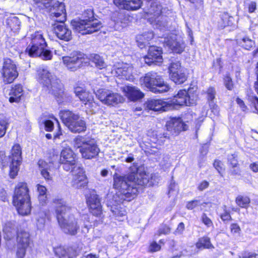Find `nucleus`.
I'll use <instances>...</instances> for the list:
<instances>
[{
	"label": "nucleus",
	"mask_w": 258,
	"mask_h": 258,
	"mask_svg": "<svg viewBox=\"0 0 258 258\" xmlns=\"http://www.w3.org/2000/svg\"><path fill=\"white\" fill-rule=\"evenodd\" d=\"M236 101L237 103L239 105V106L241 108L243 111H245L246 109V106L245 105V104L243 100L239 98H237Z\"/></svg>",
	"instance_id": "obj_61"
},
{
	"label": "nucleus",
	"mask_w": 258,
	"mask_h": 258,
	"mask_svg": "<svg viewBox=\"0 0 258 258\" xmlns=\"http://www.w3.org/2000/svg\"><path fill=\"white\" fill-rule=\"evenodd\" d=\"M228 161L230 164L232 166V167H237L238 164V161L236 158V156L234 155H230L228 156Z\"/></svg>",
	"instance_id": "obj_47"
},
{
	"label": "nucleus",
	"mask_w": 258,
	"mask_h": 258,
	"mask_svg": "<svg viewBox=\"0 0 258 258\" xmlns=\"http://www.w3.org/2000/svg\"><path fill=\"white\" fill-rule=\"evenodd\" d=\"M113 2L117 6L124 9V4L126 3V0H113Z\"/></svg>",
	"instance_id": "obj_60"
},
{
	"label": "nucleus",
	"mask_w": 258,
	"mask_h": 258,
	"mask_svg": "<svg viewBox=\"0 0 258 258\" xmlns=\"http://www.w3.org/2000/svg\"><path fill=\"white\" fill-rule=\"evenodd\" d=\"M201 220L202 222L208 227H210L213 225L212 220L209 217H208L207 215L205 213L202 214L201 217Z\"/></svg>",
	"instance_id": "obj_44"
},
{
	"label": "nucleus",
	"mask_w": 258,
	"mask_h": 258,
	"mask_svg": "<svg viewBox=\"0 0 258 258\" xmlns=\"http://www.w3.org/2000/svg\"><path fill=\"white\" fill-rule=\"evenodd\" d=\"M236 204L242 208H247L250 202L249 198L247 196L239 195L236 199Z\"/></svg>",
	"instance_id": "obj_35"
},
{
	"label": "nucleus",
	"mask_w": 258,
	"mask_h": 258,
	"mask_svg": "<svg viewBox=\"0 0 258 258\" xmlns=\"http://www.w3.org/2000/svg\"><path fill=\"white\" fill-rule=\"evenodd\" d=\"M167 128L173 134H177L181 131L186 130L187 126L180 118H174L167 122Z\"/></svg>",
	"instance_id": "obj_26"
},
{
	"label": "nucleus",
	"mask_w": 258,
	"mask_h": 258,
	"mask_svg": "<svg viewBox=\"0 0 258 258\" xmlns=\"http://www.w3.org/2000/svg\"><path fill=\"white\" fill-rule=\"evenodd\" d=\"M9 124L8 119L6 117H0V138L6 134Z\"/></svg>",
	"instance_id": "obj_39"
},
{
	"label": "nucleus",
	"mask_w": 258,
	"mask_h": 258,
	"mask_svg": "<svg viewBox=\"0 0 258 258\" xmlns=\"http://www.w3.org/2000/svg\"><path fill=\"white\" fill-rule=\"evenodd\" d=\"M59 115L63 123L72 132L80 133L86 131V123L80 119L78 114L69 110H62L60 112Z\"/></svg>",
	"instance_id": "obj_9"
},
{
	"label": "nucleus",
	"mask_w": 258,
	"mask_h": 258,
	"mask_svg": "<svg viewBox=\"0 0 258 258\" xmlns=\"http://www.w3.org/2000/svg\"><path fill=\"white\" fill-rule=\"evenodd\" d=\"M65 67L70 71L75 72L87 63L85 55L80 51H73L69 56L62 57Z\"/></svg>",
	"instance_id": "obj_10"
},
{
	"label": "nucleus",
	"mask_w": 258,
	"mask_h": 258,
	"mask_svg": "<svg viewBox=\"0 0 258 258\" xmlns=\"http://www.w3.org/2000/svg\"><path fill=\"white\" fill-rule=\"evenodd\" d=\"M2 74L6 83H11L17 78L18 73L16 66L11 59H4Z\"/></svg>",
	"instance_id": "obj_16"
},
{
	"label": "nucleus",
	"mask_w": 258,
	"mask_h": 258,
	"mask_svg": "<svg viewBox=\"0 0 258 258\" xmlns=\"http://www.w3.org/2000/svg\"><path fill=\"white\" fill-rule=\"evenodd\" d=\"M140 82L142 85L155 93L166 92L170 88L162 76L153 71L148 72L144 77L141 78Z\"/></svg>",
	"instance_id": "obj_7"
},
{
	"label": "nucleus",
	"mask_w": 258,
	"mask_h": 258,
	"mask_svg": "<svg viewBox=\"0 0 258 258\" xmlns=\"http://www.w3.org/2000/svg\"><path fill=\"white\" fill-rule=\"evenodd\" d=\"M184 230V224L183 222H180L174 231L175 234H181Z\"/></svg>",
	"instance_id": "obj_54"
},
{
	"label": "nucleus",
	"mask_w": 258,
	"mask_h": 258,
	"mask_svg": "<svg viewBox=\"0 0 258 258\" xmlns=\"http://www.w3.org/2000/svg\"><path fill=\"white\" fill-rule=\"evenodd\" d=\"M76 160V155L71 148H64L62 150L59 163L62 165L64 170L72 172V185L75 188H80L87 185L88 180L84 169L77 164Z\"/></svg>",
	"instance_id": "obj_3"
},
{
	"label": "nucleus",
	"mask_w": 258,
	"mask_h": 258,
	"mask_svg": "<svg viewBox=\"0 0 258 258\" xmlns=\"http://www.w3.org/2000/svg\"><path fill=\"white\" fill-rule=\"evenodd\" d=\"M30 244V234L23 229H18L17 233V256L18 258H24L27 249Z\"/></svg>",
	"instance_id": "obj_15"
},
{
	"label": "nucleus",
	"mask_w": 258,
	"mask_h": 258,
	"mask_svg": "<svg viewBox=\"0 0 258 258\" xmlns=\"http://www.w3.org/2000/svg\"><path fill=\"white\" fill-rule=\"evenodd\" d=\"M142 3V0H126V3L124 4V9L127 10H137L141 7Z\"/></svg>",
	"instance_id": "obj_34"
},
{
	"label": "nucleus",
	"mask_w": 258,
	"mask_h": 258,
	"mask_svg": "<svg viewBox=\"0 0 258 258\" xmlns=\"http://www.w3.org/2000/svg\"><path fill=\"white\" fill-rule=\"evenodd\" d=\"M160 248V246L155 242L152 243L150 246V251L152 252L158 251Z\"/></svg>",
	"instance_id": "obj_58"
},
{
	"label": "nucleus",
	"mask_w": 258,
	"mask_h": 258,
	"mask_svg": "<svg viewBox=\"0 0 258 258\" xmlns=\"http://www.w3.org/2000/svg\"><path fill=\"white\" fill-rule=\"evenodd\" d=\"M181 70V63L179 61L176 60L174 62H172L169 67V71L170 75L173 73H175L177 71H182Z\"/></svg>",
	"instance_id": "obj_40"
},
{
	"label": "nucleus",
	"mask_w": 258,
	"mask_h": 258,
	"mask_svg": "<svg viewBox=\"0 0 258 258\" xmlns=\"http://www.w3.org/2000/svg\"><path fill=\"white\" fill-rule=\"evenodd\" d=\"M209 185V183L206 180H204L202 181L199 186H198V188L200 191H203L204 189H206L208 187Z\"/></svg>",
	"instance_id": "obj_56"
},
{
	"label": "nucleus",
	"mask_w": 258,
	"mask_h": 258,
	"mask_svg": "<svg viewBox=\"0 0 258 258\" xmlns=\"http://www.w3.org/2000/svg\"><path fill=\"white\" fill-rule=\"evenodd\" d=\"M38 56L40 57L44 60H50L52 57V54L51 51L45 49V48H44L42 51L37 56V57Z\"/></svg>",
	"instance_id": "obj_41"
},
{
	"label": "nucleus",
	"mask_w": 258,
	"mask_h": 258,
	"mask_svg": "<svg viewBox=\"0 0 258 258\" xmlns=\"http://www.w3.org/2000/svg\"><path fill=\"white\" fill-rule=\"evenodd\" d=\"M37 79L43 87L54 95L59 103L68 101V97L64 92L60 81L46 68H40L38 70Z\"/></svg>",
	"instance_id": "obj_5"
},
{
	"label": "nucleus",
	"mask_w": 258,
	"mask_h": 258,
	"mask_svg": "<svg viewBox=\"0 0 258 258\" xmlns=\"http://www.w3.org/2000/svg\"><path fill=\"white\" fill-rule=\"evenodd\" d=\"M37 189L38 192V199L40 203L43 205L46 203L47 201V196H46V188L45 186L40 185H37Z\"/></svg>",
	"instance_id": "obj_37"
},
{
	"label": "nucleus",
	"mask_w": 258,
	"mask_h": 258,
	"mask_svg": "<svg viewBox=\"0 0 258 258\" xmlns=\"http://www.w3.org/2000/svg\"><path fill=\"white\" fill-rule=\"evenodd\" d=\"M96 96L103 104L114 106L124 101V98L120 94L105 89H99L96 93Z\"/></svg>",
	"instance_id": "obj_14"
},
{
	"label": "nucleus",
	"mask_w": 258,
	"mask_h": 258,
	"mask_svg": "<svg viewBox=\"0 0 258 258\" xmlns=\"http://www.w3.org/2000/svg\"><path fill=\"white\" fill-rule=\"evenodd\" d=\"M74 141L75 146L80 148V152L83 158L92 159L98 155L100 152V149L94 139L78 136Z\"/></svg>",
	"instance_id": "obj_8"
},
{
	"label": "nucleus",
	"mask_w": 258,
	"mask_h": 258,
	"mask_svg": "<svg viewBox=\"0 0 258 258\" xmlns=\"http://www.w3.org/2000/svg\"><path fill=\"white\" fill-rule=\"evenodd\" d=\"M221 218L223 221H228L230 220L231 216L227 212H225L223 214H221Z\"/></svg>",
	"instance_id": "obj_62"
},
{
	"label": "nucleus",
	"mask_w": 258,
	"mask_h": 258,
	"mask_svg": "<svg viewBox=\"0 0 258 258\" xmlns=\"http://www.w3.org/2000/svg\"><path fill=\"white\" fill-rule=\"evenodd\" d=\"M249 100L253 104L255 109L258 110V98L254 95H249L248 96Z\"/></svg>",
	"instance_id": "obj_53"
},
{
	"label": "nucleus",
	"mask_w": 258,
	"mask_h": 258,
	"mask_svg": "<svg viewBox=\"0 0 258 258\" xmlns=\"http://www.w3.org/2000/svg\"><path fill=\"white\" fill-rule=\"evenodd\" d=\"M146 174L133 172L124 176L114 175L113 187L118 190L121 199L130 201L138 192V185L147 186L149 180Z\"/></svg>",
	"instance_id": "obj_2"
},
{
	"label": "nucleus",
	"mask_w": 258,
	"mask_h": 258,
	"mask_svg": "<svg viewBox=\"0 0 258 258\" xmlns=\"http://www.w3.org/2000/svg\"><path fill=\"white\" fill-rule=\"evenodd\" d=\"M168 156L163 154L161 159L158 162L161 166H166L168 163Z\"/></svg>",
	"instance_id": "obj_55"
},
{
	"label": "nucleus",
	"mask_w": 258,
	"mask_h": 258,
	"mask_svg": "<svg viewBox=\"0 0 258 258\" xmlns=\"http://www.w3.org/2000/svg\"><path fill=\"white\" fill-rule=\"evenodd\" d=\"M223 165V163L219 160H215L214 163V166L220 173L224 170Z\"/></svg>",
	"instance_id": "obj_50"
},
{
	"label": "nucleus",
	"mask_w": 258,
	"mask_h": 258,
	"mask_svg": "<svg viewBox=\"0 0 258 258\" xmlns=\"http://www.w3.org/2000/svg\"><path fill=\"white\" fill-rule=\"evenodd\" d=\"M242 40L244 43L242 46L247 50L250 49L254 44V42L248 37H244Z\"/></svg>",
	"instance_id": "obj_42"
},
{
	"label": "nucleus",
	"mask_w": 258,
	"mask_h": 258,
	"mask_svg": "<svg viewBox=\"0 0 258 258\" xmlns=\"http://www.w3.org/2000/svg\"><path fill=\"white\" fill-rule=\"evenodd\" d=\"M74 93L80 101L84 104L86 108L91 113H95L99 109V106L94 101L93 95L81 87L74 89Z\"/></svg>",
	"instance_id": "obj_11"
},
{
	"label": "nucleus",
	"mask_w": 258,
	"mask_h": 258,
	"mask_svg": "<svg viewBox=\"0 0 258 258\" xmlns=\"http://www.w3.org/2000/svg\"><path fill=\"white\" fill-rule=\"evenodd\" d=\"M4 232L7 234V236L9 239H11V238L13 237V234L12 233V231H10L8 227H6L4 229Z\"/></svg>",
	"instance_id": "obj_64"
},
{
	"label": "nucleus",
	"mask_w": 258,
	"mask_h": 258,
	"mask_svg": "<svg viewBox=\"0 0 258 258\" xmlns=\"http://www.w3.org/2000/svg\"><path fill=\"white\" fill-rule=\"evenodd\" d=\"M207 94L208 96V100L212 101L215 98L216 94L215 90L213 88L210 87L207 91Z\"/></svg>",
	"instance_id": "obj_51"
},
{
	"label": "nucleus",
	"mask_w": 258,
	"mask_h": 258,
	"mask_svg": "<svg viewBox=\"0 0 258 258\" xmlns=\"http://www.w3.org/2000/svg\"><path fill=\"white\" fill-rule=\"evenodd\" d=\"M110 211L115 216L116 220L120 221L126 219V212L122 205H113L110 206Z\"/></svg>",
	"instance_id": "obj_30"
},
{
	"label": "nucleus",
	"mask_w": 258,
	"mask_h": 258,
	"mask_svg": "<svg viewBox=\"0 0 258 258\" xmlns=\"http://www.w3.org/2000/svg\"><path fill=\"white\" fill-rule=\"evenodd\" d=\"M45 130L47 132H51L53 128V123L50 120H46L44 122Z\"/></svg>",
	"instance_id": "obj_49"
},
{
	"label": "nucleus",
	"mask_w": 258,
	"mask_h": 258,
	"mask_svg": "<svg viewBox=\"0 0 258 258\" xmlns=\"http://www.w3.org/2000/svg\"><path fill=\"white\" fill-rule=\"evenodd\" d=\"M46 46V42L42 35L35 32L32 35L31 42L26 48V52L31 57H37Z\"/></svg>",
	"instance_id": "obj_12"
},
{
	"label": "nucleus",
	"mask_w": 258,
	"mask_h": 258,
	"mask_svg": "<svg viewBox=\"0 0 258 258\" xmlns=\"http://www.w3.org/2000/svg\"><path fill=\"white\" fill-rule=\"evenodd\" d=\"M90 59L92 62L94 63L95 66L99 69H102L106 67V63L103 58L98 54H95L90 56Z\"/></svg>",
	"instance_id": "obj_38"
},
{
	"label": "nucleus",
	"mask_w": 258,
	"mask_h": 258,
	"mask_svg": "<svg viewBox=\"0 0 258 258\" xmlns=\"http://www.w3.org/2000/svg\"><path fill=\"white\" fill-rule=\"evenodd\" d=\"M161 54L162 49L160 47L150 46L148 54L144 57L145 61L149 66L152 64L160 66L163 61Z\"/></svg>",
	"instance_id": "obj_20"
},
{
	"label": "nucleus",
	"mask_w": 258,
	"mask_h": 258,
	"mask_svg": "<svg viewBox=\"0 0 258 258\" xmlns=\"http://www.w3.org/2000/svg\"><path fill=\"white\" fill-rule=\"evenodd\" d=\"M146 6L144 8L145 12L151 16L150 19L152 23H156L158 25L159 20L156 21L160 16L162 12V6L158 2L154 0H145Z\"/></svg>",
	"instance_id": "obj_18"
},
{
	"label": "nucleus",
	"mask_w": 258,
	"mask_h": 258,
	"mask_svg": "<svg viewBox=\"0 0 258 258\" xmlns=\"http://www.w3.org/2000/svg\"><path fill=\"white\" fill-rule=\"evenodd\" d=\"M13 203L20 214L22 215H27L30 213L31 209L30 199L28 200H23L20 203Z\"/></svg>",
	"instance_id": "obj_31"
},
{
	"label": "nucleus",
	"mask_w": 258,
	"mask_h": 258,
	"mask_svg": "<svg viewBox=\"0 0 258 258\" xmlns=\"http://www.w3.org/2000/svg\"><path fill=\"white\" fill-rule=\"evenodd\" d=\"M170 230L171 229L169 226L166 225H163L159 228L157 234L158 235H160L161 234H167L170 233Z\"/></svg>",
	"instance_id": "obj_43"
},
{
	"label": "nucleus",
	"mask_w": 258,
	"mask_h": 258,
	"mask_svg": "<svg viewBox=\"0 0 258 258\" xmlns=\"http://www.w3.org/2000/svg\"><path fill=\"white\" fill-rule=\"evenodd\" d=\"M33 2L36 8L40 10L46 9L51 16L60 17L57 20L61 23L54 27V33L59 39L66 41H70L72 39V31L62 23L66 17L64 4L54 0H33Z\"/></svg>",
	"instance_id": "obj_1"
},
{
	"label": "nucleus",
	"mask_w": 258,
	"mask_h": 258,
	"mask_svg": "<svg viewBox=\"0 0 258 258\" xmlns=\"http://www.w3.org/2000/svg\"><path fill=\"white\" fill-rule=\"evenodd\" d=\"M148 109L155 111H165L170 109L169 102H166L161 99L151 100L146 103Z\"/></svg>",
	"instance_id": "obj_24"
},
{
	"label": "nucleus",
	"mask_w": 258,
	"mask_h": 258,
	"mask_svg": "<svg viewBox=\"0 0 258 258\" xmlns=\"http://www.w3.org/2000/svg\"><path fill=\"white\" fill-rule=\"evenodd\" d=\"M87 203L89 207L90 212L96 216H99L102 214V207L98 196L95 193L90 195L87 199Z\"/></svg>",
	"instance_id": "obj_22"
},
{
	"label": "nucleus",
	"mask_w": 258,
	"mask_h": 258,
	"mask_svg": "<svg viewBox=\"0 0 258 258\" xmlns=\"http://www.w3.org/2000/svg\"><path fill=\"white\" fill-rule=\"evenodd\" d=\"M55 213L58 224L61 230L66 234L75 235L80 228L78 215L70 213V208L61 199L54 200Z\"/></svg>",
	"instance_id": "obj_4"
},
{
	"label": "nucleus",
	"mask_w": 258,
	"mask_h": 258,
	"mask_svg": "<svg viewBox=\"0 0 258 258\" xmlns=\"http://www.w3.org/2000/svg\"><path fill=\"white\" fill-rule=\"evenodd\" d=\"M224 85L226 88L229 90H231L233 88L232 79L229 76H226L224 78Z\"/></svg>",
	"instance_id": "obj_45"
},
{
	"label": "nucleus",
	"mask_w": 258,
	"mask_h": 258,
	"mask_svg": "<svg viewBox=\"0 0 258 258\" xmlns=\"http://www.w3.org/2000/svg\"><path fill=\"white\" fill-rule=\"evenodd\" d=\"M256 8V4L254 2H251L248 5V12L250 13L254 12Z\"/></svg>",
	"instance_id": "obj_59"
},
{
	"label": "nucleus",
	"mask_w": 258,
	"mask_h": 258,
	"mask_svg": "<svg viewBox=\"0 0 258 258\" xmlns=\"http://www.w3.org/2000/svg\"><path fill=\"white\" fill-rule=\"evenodd\" d=\"M71 24L74 30L82 35L91 34L102 27L100 21L94 19L92 9L85 11L82 14V19L73 20Z\"/></svg>",
	"instance_id": "obj_6"
},
{
	"label": "nucleus",
	"mask_w": 258,
	"mask_h": 258,
	"mask_svg": "<svg viewBox=\"0 0 258 258\" xmlns=\"http://www.w3.org/2000/svg\"><path fill=\"white\" fill-rule=\"evenodd\" d=\"M250 169L254 172H258V162H253L250 164Z\"/></svg>",
	"instance_id": "obj_63"
},
{
	"label": "nucleus",
	"mask_w": 258,
	"mask_h": 258,
	"mask_svg": "<svg viewBox=\"0 0 258 258\" xmlns=\"http://www.w3.org/2000/svg\"><path fill=\"white\" fill-rule=\"evenodd\" d=\"M80 251L81 249L76 246L67 248L60 246L54 249L55 253L59 258H74Z\"/></svg>",
	"instance_id": "obj_23"
},
{
	"label": "nucleus",
	"mask_w": 258,
	"mask_h": 258,
	"mask_svg": "<svg viewBox=\"0 0 258 258\" xmlns=\"http://www.w3.org/2000/svg\"><path fill=\"white\" fill-rule=\"evenodd\" d=\"M154 37V34L152 31L145 32L141 35L137 36V41L141 43L140 46L144 45L146 42L152 39Z\"/></svg>",
	"instance_id": "obj_33"
},
{
	"label": "nucleus",
	"mask_w": 258,
	"mask_h": 258,
	"mask_svg": "<svg viewBox=\"0 0 258 258\" xmlns=\"http://www.w3.org/2000/svg\"><path fill=\"white\" fill-rule=\"evenodd\" d=\"M160 151L159 149L153 147L150 149L145 151L146 155L148 156H155L158 155V152Z\"/></svg>",
	"instance_id": "obj_52"
},
{
	"label": "nucleus",
	"mask_w": 258,
	"mask_h": 258,
	"mask_svg": "<svg viewBox=\"0 0 258 258\" xmlns=\"http://www.w3.org/2000/svg\"><path fill=\"white\" fill-rule=\"evenodd\" d=\"M133 67L130 64L118 63L113 67L111 73L120 77L123 79L132 80L134 79L133 76Z\"/></svg>",
	"instance_id": "obj_19"
},
{
	"label": "nucleus",
	"mask_w": 258,
	"mask_h": 258,
	"mask_svg": "<svg viewBox=\"0 0 258 258\" xmlns=\"http://www.w3.org/2000/svg\"><path fill=\"white\" fill-rule=\"evenodd\" d=\"M170 109H176L178 107L185 105L191 106L196 104L194 95H189L185 90H181L169 101Z\"/></svg>",
	"instance_id": "obj_13"
},
{
	"label": "nucleus",
	"mask_w": 258,
	"mask_h": 258,
	"mask_svg": "<svg viewBox=\"0 0 258 258\" xmlns=\"http://www.w3.org/2000/svg\"><path fill=\"white\" fill-rule=\"evenodd\" d=\"M170 78L172 81L178 84L183 83L187 79V77L183 70L177 71L175 73H173L170 75Z\"/></svg>",
	"instance_id": "obj_32"
},
{
	"label": "nucleus",
	"mask_w": 258,
	"mask_h": 258,
	"mask_svg": "<svg viewBox=\"0 0 258 258\" xmlns=\"http://www.w3.org/2000/svg\"><path fill=\"white\" fill-rule=\"evenodd\" d=\"M38 164L42 176L46 180H51L52 179V175L50 172L52 164L50 163H48L43 160H40L38 162Z\"/></svg>",
	"instance_id": "obj_29"
},
{
	"label": "nucleus",
	"mask_w": 258,
	"mask_h": 258,
	"mask_svg": "<svg viewBox=\"0 0 258 258\" xmlns=\"http://www.w3.org/2000/svg\"><path fill=\"white\" fill-rule=\"evenodd\" d=\"M230 230L232 233H238L240 231V228L237 224L233 223L230 226Z\"/></svg>",
	"instance_id": "obj_57"
},
{
	"label": "nucleus",
	"mask_w": 258,
	"mask_h": 258,
	"mask_svg": "<svg viewBox=\"0 0 258 258\" xmlns=\"http://www.w3.org/2000/svg\"><path fill=\"white\" fill-rule=\"evenodd\" d=\"M196 246L198 248H211L214 247L211 243L210 238L207 236L200 238L196 243Z\"/></svg>",
	"instance_id": "obj_36"
},
{
	"label": "nucleus",
	"mask_w": 258,
	"mask_h": 258,
	"mask_svg": "<svg viewBox=\"0 0 258 258\" xmlns=\"http://www.w3.org/2000/svg\"><path fill=\"white\" fill-rule=\"evenodd\" d=\"M23 90L22 86L20 85H16L12 87L9 92V100L11 103L19 102L23 95Z\"/></svg>",
	"instance_id": "obj_28"
},
{
	"label": "nucleus",
	"mask_w": 258,
	"mask_h": 258,
	"mask_svg": "<svg viewBox=\"0 0 258 258\" xmlns=\"http://www.w3.org/2000/svg\"><path fill=\"white\" fill-rule=\"evenodd\" d=\"M21 148L19 145H15L12 150L11 162L10 165V175L14 178L17 175L19 170V166L22 160Z\"/></svg>",
	"instance_id": "obj_17"
},
{
	"label": "nucleus",
	"mask_w": 258,
	"mask_h": 258,
	"mask_svg": "<svg viewBox=\"0 0 258 258\" xmlns=\"http://www.w3.org/2000/svg\"><path fill=\"white\" fill-rule=\"evenodd\" d=\"M29 189L25 182L19 183L15 187L13 202L20 203L23 200L30 199Z\"/></svg>",
	"instance_id": "obj_21"
},
{
	"label": "nucleus",
	"mask_w": 258,
	"mask_h": 258,
	"mask_svg": "<svg viewBox=\"0 0 258 258\" xmlns=\"http://www.w3.org/2000/svg\"><path fill=\"white\" fill-rule=\"evenodd\" d=\"M120 90L131 101H136L144 97V94L134 86H124L120 88Z\"/></svg>",
	"instance_id": "obj_25"
},
{
	"label": "nucleus",
	"mask_w": 258,
	"mask_h": 258,
	"mask_svg": "<svg viewBox=\"0 0 258 258\" xmlns=\"http://www.w3.org/2000/svg\"><path fill=\"white\" fill-rule=\"evenodd\" d=\"M257 254L255 253L244 251L238 255L239 258H256Z\"/></svg>",
	"instance_id": "obj_46"
},
{
	"label": "nucleus",
	"mask_w": 258,
	"mask_h": 258,
	"mask_svg": "<svg viewBox=\"0 0 258 258\" xmlns=\"http://www.w3.org/2000/svg\"><path fill=\"white\" fill-rule=\"evenodd\" d=\"M200 204V201L198 200H193L188 202L186 204V208L188 210H192L197 207Z\"/></svg>",
	"instance_id": "obj_48"
},
{
	"label": "nucleus",
	"mask_w": 258,
	"mask_h": 258,
	"mask_svg": "<svg viewBox=\"0 0 258 258\" xmlns=\"http://www.w3.org/2000/svg\"><path fill=\"white\" fill-rule=\"evenodd\" d=\"M165 44L175 52L180 53L183 51L185 48L184 42L181 39L177 40L174 36L165 40Z\"/></svg>",
	"instance_id": "obj_27"
}]
</instances>
